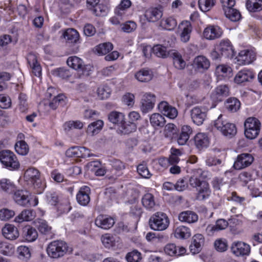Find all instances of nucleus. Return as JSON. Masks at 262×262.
Listing matches in <instances>:
<instances>
[{
  "instance_id": "obj_1",
  "label": "nucleus",
  "mask_w": 262,
  "mask_h": 262,
  "mask_svg": "<svg viewBox=\"0 0 262 262\" xmlns=\"http://www.w3.org/2000/svg\"><path fill=\"white\" fill-rule=\"evenodd\" d=\"M169 219L167 214L162 212H157L152 214L149 220L150 228L155 231H163L169 226Z\"/></svg>"
},
{
  "instance_id": "obj_2",
  "label": "nucleus",
  "mask_w": 262,
  "mask_h": 262,
  "mask_svg": "<svg viewBox=\"0 0 262 262\" xmlns=\"http://www.w3.org/2000/svg\"><path fill=\"white\" fill-rule=\"evenodd\" d=\"M68 250L67 244L62 241H54L48 246L47 251L49 256L53 258L63 256Z\"/></svg>"
},
{
  "instance_id": "obj_3",
  "label": "nucleus",
  "mask_w": 262,
  "mask_h": 262,
  "mask_svg": "<svg viewBox=\"0 0 262 262\" xmlns=\"http://www.w3.org/2000/svg\"><path fill=\"white\" fill-rule=\"evenodd\" d=\"M213 126L223 135L229 138L232 137L236 134L237 130L235 124L223 120L222 115H220L214 121Z\"/></svg>"
},
{
  "instance_id": "obj_4",
  "label": "nucleus",
  "mask_w": 262,
  "mask_h": 262,
  "mask_svg": "<svg viewBox=\"0 0 262 262\" xmlns=\"http://www.w3.org/2000/svg\"><path fill=\"white\" fill-rule=\"evenodd\" d=\"M1 163L9 170H16L19 167V162L16 155L9 150H3L0 151Z\"/></svg>"
},
{
  "instance_id": "obj_5",
  "label": "nucleus",
  "mask_w": 262,
  "mask_h": 262,
  "mask_svg": "<svg viewBox=\"0 0 262 262\" xmlns=\"http://www.w3.org/2000/svg\"><path fill=\"white\" fill-rule=\"evenodd\" d=\"M260 122L255 117L247 118L244 123L245 135L249 139H255L258 135L260 129Z\"/></svg>"
},
{
  "instance_id": "obj_6",
  "label": "nucleus",
  "mask_w": 262,
  "mask_h": 262,
  "mask_svg": "<svg viewBox=\"0 0 262 262\" xmlns=\"http://www.w3.org/2000/svg\"><path fill=\"white\" fill-rule=\"evenodd\" d=\"M25 180L32 184L35 188H39L40 191L43 189V185L40 179L39 171L33 167L28 168L25 172Z\"/></svg>"
},
{
  "instance_id": "obj_7",
  "label": "nucleus",
  "mask_w": 262,
  "mask_h": 262,
  "mask_svg": "<svg viewBox=\"0 0 262 262\" xmlns=\"http://www.w3.org/2000/svg\"><path fill=\"white\" fill-rule=\"evenodd\" d=\"M253 161L254 157L251 154L243 153L237 156L233 166L236 170H241L251 165Z\"/></svg>"
},
{
  "instance_id": "obj_8",
  "label": "nucleus",
  "mask_w": 262,
  "mask_h": 262,
  "mask_svg": "<svg viewBox=\"0 0 262 262\" xmlns=\"http://www.w3.org/2000/svg\"><path fill=\"white\" fill-rule=\"evenodd\" d=\"M193 122L197 125H202L207 116V111L203 107L195 106L190 111Z\"/></svg>"
},
{
  "instance_id": "obj_9",
  "label": "nucleus",
  "mask_w": 262,
  "mask_h": 262,
  "mask_svg": "<svg viewBox=\"0 0 262 262\" xmlns=\"http://www.w3.org/2000/svg\"><path fill=\"white\" fill-rule=\"evenodd\" d=\"M231 250L237 256L248 255L250 252V247L244 242H234L231 246Z\"/></svg>"
},
{
  "instance_id": "obj_10",
  "label": "nucleus",
  "mask_w": 262,
  "mask_h": 262,
  "mask_svg": "<svg viewBox=\"0 0 262 262\" xmlns=\"http://www.w3.org/2000/svg\"><path fill=\"white\" fill-rule=\"evenodd\" d=\"M236 58L239 65L249 64L255 59V54L252 51L244 50L238 53Z\"/></svg>"
},
{
  "instance_id": "obj_11",
  "label": "nucleus",
  "mask_w": 262,
  "mask_h": 262,
  "mask_svg": "<svg viewBox=\"0 0 262 262\" xmlns=\"http://www.w3.org/2000/svg\"><path fill=\"white\" fill-rule=\"evenodd\" d=\"M192 66L195 70L203 72L209 68L210 62L209 60L205 56L199 55L194 58Z\"/></svg>"
},
{
  "instance_id": "obj_12",
  "label": "nucleus",
  "mask_w": 262,
  "mask_h": 262,
  "mask_svg": "<svg viewBox=\"0 0 262 262\" xmlns=\"http://www.w3.org/2000/svg\"><path fill=\"white\" fill-rule=\"evenodd\" d=\"M159 111L170 119H174L178 116V111L166 101H162L158 104Z\"/></svg>"
},
{
  "instance_id": "obj_13",
  "label": "nucleus",
  "mask_w": 262,
  "mask_h": 262,
  "mask_svg": "<svg viewBox=\"0 0 262 262\" xmlns=\"http://www.w3.org/2000/svg\"><path fill=\"white\" fill-rule=\"evenodd\" d=\"M223 34L222 29L217 26H209L203 32L204 37L208 40H214L221 37Z\"/></svg>"
},
{
  "instance_id": "obj_14",
  "label": "nucleus",
  "mask_w": 262,
  "mask_h": 262,
  "mask_svg": "<svg viewBox=\"0 0 262 262\" xmlns=\"http://www.w3.org/2000/svg\"><path fill=\"white\" fill-rule=\"evenodd\" d=\"M14 200L15 202L23 206L31 205L29 192L26 190H17L14 194Z\"/></svg>"
},
{
  "instance_id": "obj_15",
  "label": "nucleus",
  "mask_w": 262,
  "mask_h": 262,
  "mask_svg": "<svg viewBox=\"0 0 262 262\" xmlns=\"http://www.w3.org/2000/svg\"><path fill=\"white\" fill-rule=\"evenodd\" d=\"M230 94L229 88L227 85H221L216 88L211 97L215 101H222L224 97Z\"/></svg>"
},
{
  "instance_id": "obj_16",
  "label": "nucleus",
  "mask_w": 262,
  "mask_h": 262,
  "mask_svg": "<svg viewBox=\"0 0 262 262\" xmlns=\"http://www.w3.org/2000/svg\"><path fill=\"white\" fill-rule=\"evenodd\" d=\"M2 234L5 238L9 240L17 239L19 233L17 228L13 225L7 224L2 228Z\"/></svg>"
},
{
  "instance_id": "obj_17",
  "label": "nucleus",
  "mask_w": 262,
  "mask_h": 262,
  "mask_svg": "<svg viewBox=\"0 0 262 262\" xmlns=\"http://www.w3.org/2000/svg\"><path fill=\"white\" fill-rule=\"evenodd\" d=\"M95 223L97 227L106 230L113 227L115 221L111 217L105 215H99L96 219Z\"/></svg>"
},
{
  "instance_id": "obj_18",
  "label": "nucleus",
  "mask_w": 262,
  "mask_h": 262,
  "mask_svg": "<svg viewBox=\"0 0 262 262\" xmlns=\"http://www.w3.org/2000/svg\"><path fill=\"white\" fill-rule=\"evenodd\" d=\"M179 28L181 31L180 35L181 40L184 42L188 41L192 30V27L190 22L187 20L183 21L179 25Z\"/></svg>"
},
{
  "instance_id": "obj_19",
  "label": "nucleus",
  "mask_w": 262,
  "mask_h": 262,
  "mask_svg": "<svg viewBox=\"0 0 262 262\" xmlns=\"http://www.w3.org/2000/svg\"><path fill=\"white\" fill-rule=\"evenodd\" d=\"M90 188L88 186L81 187L76 195L78 203L82 206L87 205L90 201Z\"/></svg>"
},
{
  "instance_id": "obj_20",
  "label": "nucleus",
  "mask_w": 262,
  "mask_h": 262,
  "mask_svg": "<svg viewBox=\"0 0 262 262\" xmlns=\"http://www.w3.org/2000/svg\"><path fill=\"white\" fill-rule=\"evenodd\" d=\"M254 77L253 72L248 69H244L239 71L234 77V81L236 83L241 84L245 82L250 81Z\"/></svg>"
},
{
  "instance_id": "obj_21",
  "label": "nucleus",
  "mask_w": 262,
  "mask_h": 262,
  "mask_svg": "<svg viewBox=\"0 0 262 262\" xmlns=\"http://www.w3.org/2000/svg\"><path fill=\"white\" fill-rule=\"evenodd\" d=\"M219 51L222 56L227 58H232L234 55L233 47L228 40H222L220 42Z\"/></svg>"
},
{
  "instance_id": "obj_22",
  "label": "nucleus",
  "mask_w": 262,
  "mask_h": 262,
  "mask_svg": "<svg viewBox=\"0 0 262 262\" xmlns=\"http://www.w3.org/2000/svg\"><path fill=\"white\" fill-rule=\"evenodd\" d=\"M204 242V239L203 235L197 234L194 235L192 238V243L189 247L191 252L193 254L200 252Z\"/></svg>"
},
{
  "instance_id": "obj_23",
  "label": "nucleus",
  "mask_w": 262,
  "mask_h": 262,
  "mask_svg": "<svg viewBox=\"0 0 262 262\" xmlns=\"http://www.w3.org/2000/svg\"><path fill=\"white\" fill-rule=\"evenodd\" d=\"M163 15V12L161 8H150L146 10L145 17L151 22H155L160 19Z\"/></svg>"
},
{
  "instance_id": "obj_24",
  "label": "nucleus",
  "mask_w": 262,
  "mask_h": 262,
  "mask_svg": "<svg viewBox=\"0 0 262 262\" xmlns=\"http://www.w3.org/2000/svg\"><path fill=\"white\" fill-rule=\"evenodd\" d=\"M192 130L190 126L183 125L181 128L180 135L177 137V142L180 145H185L188 140Z\"/></svg>"
},
{
  "instance_id": "obj_25",
  "label": "nucleus",
  "mask_w": 262,
  "mask_h": 262,
  "mask_svg": "<svg viewBox=\"0 0 262 262\" xmlns=\"http://www.w3.org/2000/svg\"><path fill=\"white\" fill-rule=\"evenodd\" d=\"M196 199L199 201H204L209 198L211 194V190L209 184L206 181H203L202 185L197 188Z\"/></svg>"
},
{
  "instance_id": "obj_26",
  "label": "nucleus",
  "mask_w": 262,
  "mask_h": 262,
  "mask_svg": "<svg viewBox=\"0 0 262 262\" xmlns=\"http://www.w3.org/2000/svg\"><path fill=\"white\" fill-rule=\"evenodd\" d=\"M164 251L170 256H181L186 252V249L182 247H177L173 244H169L165 246Z\"/></svg>"
},
{
  "instance_id": "obj_27",
  "label": "nucleus",
  "mask_w": 262,
  "mask_h": 262,
  "mask_svg": "<svg viewBox=\"0 0 262 262\" xmlns=\"http://www.w3.org/2000/svg\"><path fill=\"white\" fill-rule=\"evenodd\" d=\"M27 60L33 74L36 76L39 77L41 74V68L37 61L36 56L34 54H30L28 56Z\"/></svg>"
},
{
  "instance_id": "obj_28",
  "label": "nucleus",
  "mask_w": 262,
  "mask_h": 262,
  "mask_svg": "<svg viewBox=\"0 0 262 262\" xmlns=\"http://www.w3.org/2000/svg\"><path fill=\"white\" fill-rule=\"evenodd\" d=\"M23 236L26 241L31 242L36 239L38 233L35 228L30 226H26L23 228Z\"/></svg>"
},
{
  "instance_id": "obj_29",
  "label": "nucleus",
  "mask_w": 262,
  "mask_h": 262,
  "mask_svg": "<svg viewBox=\"0 0 262 262\" xmlns=\"http://www.w3.org/2000/svg\"><path fill=\"white\" fill-rule=\"evenodd\" d=\"M170 56L172 58L173 63L176 68L183 70L185 68L186 62L180 53L176 51H172Z\"/></svg>"
},
{
  "instance_id": "obj_30",
  "label": "nucleus",
  "mask_w": 262,
  "mask_h": 262,
  "mask_svg": "<svg viewBox=\"0 0 262 262\" xmlns=\"http://www.w3.org/2000/svg\"><path fill=\"white\" fill-rule=\"evenodd\" d=\"M194 140L196 147L199 149L206 148L209 145V139L204 133L197 134L194 137Z\"/></svg>"
},
{
  "instance_id": "obj_31",
  "label": "nucleus",
  "mask_w": 262,
  "mask_h": 262,
  "mask_svg": "<svg viewBox=\"0 0 262 262\" xmlns=\"http://www.w3.org/2000/svg\"><path fill=\"white\" fill-rule=\"evenodd\" d=\"M179 220L181 222H186L188 223H193L198 221V215L194 212L191 211H186L180 213L179 215Z\"/></svg>"
},
{
  "instance_id": "obj_32",
  "label": "nucleus",
  "mask_w": 262,
  "mask_h": 262,
  "mask_svg": "<svg viewBox=\"0 0 262 262\" xmlns=\"http://www.w3.org/2000/svg\"><path fill=\"white\" fill-rule=\"evenodd\" d=\"M136 78L142 82H148L152 78V72L146 69H142L135 74Z\"/></svg>"
},
{
  "instance_id": "obj_33",
  "label": "nucleus",
  "mask_w": 262,
  "mask_h": 262,
  "mask_svg": "<svg viewBox=\"0 0 262 262\" xmlns=\"http://www.w3.org/2000/svg\"><path fill=\"white\" fill-rule=\"evenodd\" d=\"M108 119L111 122L117 125L119 127L124 122L125 116L122 113L113 111L108 114Z\"/></svg>"
},
{
  "instance_id": "obj_34",
  "label": "nucleus",
  "mask_w": 262,
  "mask_h": 262,
  "mask_svg": "<svg viewBox=\"0 0 262 262\" xmlns=\"http://www.w3.org/2000/svg\"><path fill=\"white\" fill-rule=\"evenodd\" d=\"M35 217V212L31 209L24 210L18 216L15 218V222L21 223L24 221L32 220Z\"/></svg>"
},
{
  "instance_id": "obj_35",
  "label": "nucleus",
  "mask_w": 262,
  "mask_h": 262,
  "mask_svg": "<svg viewBox=\"0 0 262 262\" xmlns=\"http://www.w3.org/2000/svg\"><path fill=\"white\" fill-rule=\"evenodd\" d=\"M131 5L132 2L130 0H122L115 10V14L120 17H122L125 15L126 10Z\"/></svg>"
},
{
  "instance_id": "obj_36",
  "label": "nucleus",
  "mask_w": 262,
  "mask_h": 262,
  "mask_svg": "<svg viewBox=\"0 0 262 262\" xmlns=\"http://www.w3.org/2000/svg\"><path fill=\"white\" fill-rule=\"evenodd\" d=\"M63 37L71 43H76L79 40L78 32L74 29L69 28L66 30L62 34Z\"/></svg>"
},
{
  "instance_id": "obj_37",
  "label": "nucleus",
  "mask_w": 262,
  "mask_h": 262,
  "mask_svg": "<svg viewBox=\"0 0 262 262\" xmlns=\"http://www.w3.org/2000/svg\"><path fill=\"white\" fill-rule=\"evenodd\" d=\"M103 126V121L98 120L89 125L86 132L89 135L94 136L97 134L102 129Z\"/></svg>"
},
{
  "instance_id": "obj_38",
  "label": "nucleus",
  "mask_w": 262,
  "mask_h": 262,
  "mask_svg": "<svg viewBox=\"0 0 262 262\" xmlns=\"http://www.w3.org/2000/svg\"><path fill=\"white\" fill-rule=\"evenodd\" d=\"M149 120L151 125L154 127H162L165 123L164 117L159 113L152 114L149 118Z\"/></svg>"
},
{
  "instance_id": "obj_39",
  "label": "nucleus",
  "mask_w": 262,
  "mask_h": 262,
  "mask_svg": "<svg viewBox=\"0 0 262 262\" xmlns=\"http://www.w3.org/2000/svg\"><path fill=\"white\" fill-rule=\"evenodd\" d=\"M137 125L135 122L128 121L126 122L125 120L122 124L119 127V131L123 134H128L136 130Z\"/></svg>"
},
{
  "instance_id": "obj_40",
  "label": "nucleus",
  "mask_w": 262,
  "mask_h": 262,
  "mask_svg": "<svg viewBox=\"0 0 262 262\" xmlns=\"http://www.w3.org/2000/svg\"><path fill=\"white\" fill-rule=\"evenodd\" d=\"M225 106L229 112H235L239 109L241 102L236 98H230L227 100Z\"/></svg>"
},
{
  "instance_id": "obj_41",
  "label": "nucleus",
  "mask_w": 262,
  "mask_h": 262,
  "mask_svg": "<svg viewBox=\"0 0 262 262\" xmlns=\"http://www.w3.org/2000/svg\"><path fill=\"white\" fill-rule=\"evenodd\" d=\"M0 187L3 191L8 193L14 192L16 189L14 183L7 179H2L0 180Z\"/></svg>"
},
{
  "instance_id": "obj_42",
  "label": "nucleus",
  "mask_w": 262,
  "mask_h": 262,
  "mask_svg": "<svg viewBox=\"0 0 262 262\" xmlns=\"http://www.w3.org/2000/svg\"><path fill=\"white\" fill-rule=\"evenodd\" d=\"M174 236L178 238H187L191 236L190 230L186 226H180L175 229Z\"/></svg>"
},
{
  "instance_id": "obj_43",
  "label": "nucleus",
  "mask_w": 262,
  "mask_h": 262,
  "mask_svg": "<svg viewBox=\"0 0 262 262\" xmlns=\"http://www.w3.org/2000/svg\"><path fill=\"white\" fill-rule=\"evenodd\" d=\"M246 7L250 12H259L262 10V0H248Z\"/></svg>"
},
{
  "instance_id": "obj_44",
  "label": "nucleus",
  "mask_w": 262,
  "mask_h": 262,
  "mask_svg": "<svg viewBox=\"0 0 262 262\" xmlns=\"http://www.w3.org/2000/svg\"><path fill=\"white\" fill-rule=\"evenodd\" d=\"M152 53L157 57L164 58L170 55L171 52H168L165 46L157 44L152 47Z\"/></svg>"
},
{
  "instance_id": "obj_45",
  "label": "nucleus",
  "mask_w": 262,
  "mask_h": 262,
  "mask_svg": "<svg viewBox=\"0 0 262 262\" xmlns=\"http://www.w3.org/2000/svg\"><path fill=\"white\" fill-rule=\"evenodd\" d=\"M143 206L147 209L150 210L155 206L154 196L150 193L145 194L142 199Z\"/></svg>"
},
{
  "instance_id": "obj_46",
  "label": "nucleus",
  "mask_w": 262,
  "mask_h": 262,
  "mask_svg": "<svg viewBox=\"0 0 262 262\" xmlns=\"http://www.w3.org/2000/svg\"><path fill=\"white\" fill-rule=\"evenodd\" d=\"M100 166V163L98 161H92L87 164L89 168H91L92 170L95 171L96 176H102L106 173V169L104 167H99Z\"/></svg>"
},
{
  "instance_id": "obj_47",
  "label": "nucleus",
  "mask_w": 262,
  "mask_h": 262,
  "mask_svg": "<svg viewBox=\"0 0 262 262\" xmlns=\"http://www.w3.org/2000/svg\"><path fill=\"white\" fill-rule=\"evenodd\" d=\"M67 63L70 67L78 71L82 68L83 62L77 56H71L68 58Z\"/></svg>"
},
{
  "instance_id": "obj_48",
  "label": "nucleus",
  "mask_w": 262,
  "mask_h": 262,
  "mask_svg": "<svg viewBox=\"0 0 262 262\" xmlns=\"http://www.w3.org/2000/svg\"><path fill=\"white\" fill-rule=\"evenodd\" d=\"M178 132L177 126L173 123H168L164 127V135L165 137L173 139Z\"/></svg>"
},
{
  "instance_id": "obj_49",
  "label": "nucleus",
  "mask_w": 262,
  "mask_h": 262,
  "mask_svg": "<svg viewBox=\"0 0 262 262\" xmlns=\"http://www.w3.org/2000/svg\"><path fill=\"white\" fill-rule=\"evenodd\" d=\"M15 150L19 155L24 156L28 153L29 148L25 141L21 140L16 143L15 145Z\"/></svg>"
},
{
  "instance_id": "obj_50",
  "label": "nucleus",
  "mask_w": 262,
  "mask_h": 262,
  "mask_svg": "<svg viewBox=\"0 0 262 262\" xmlns=\"http://www.w3.org/2000/svg\"><path fill=\"white\" fill-rule=\"evenodd\" d=\"M113 49V44L110 42L99 44L96 47V52L99 55H105Z\"/></svg>"
},
{
  "instance_id": "obj_51",
  "label": "nucleus",
  "mask_w": 262,
  "mask_h": 262,
  "mask_svg": "<svg viewBox=\"0 0 262 262\" xmlns=\"http://www.w3.org/2000/svg\"><path fill=\"white\" fill-rule=\"evenodd\" d=\"M110 88L106 85L99 86L97 90L98 97L100 99H105L108 98L111 94Z\"/></svg>"
},
{
  "instance_id": "obj_52",
  "label": "nucleus",
  "mask_w": 262,
  "mask_h": 262,
  "mask_svg": "<svg viewBox=\"0 0 262 262\" xmlns=\"http://www.w3.org/2000/svg\"><path fill=\"white\" fill-rule=\"evenodd\" d=\"M51 73L53 75L62 79H67L71 76V72L69 70L64 68L54 69L51 71Z\"/></svg>"
},
{
  "instance_id": "obj_53",
  "label": "nucleus",
  "mask_w": 262,
  "mask_h": 262,
  "mask_svg": "<svg viewBox=\"0 0 262 262\" xmlns=\"http://www.w3.org/2000/svg\"><path fill=\"white\" fill-rule=\"evenodd\" d=\"M162 26L165 29L167 30H172L177 25V22L175 18L170 17L165 19H163L161 22Z\"/></svg>"
},
{
  "instance_id": "obj_54",
  "label": "nucleus",
  "mask_w": 262,
  "mask_h": 262,
  "mask_svg": "<svg viewBox=\"0 0 262 262\" xmlns=\"http://www.w3.org/2000/svg\"><path fill=\"white\" fill-rule=\"evenodd\" d=\"M125 258L127 262H140L142 259L141 254L137 250L128 252Z\"/></svg>"
},
{
  "instance_id": "obj_55",
  "label": "nucleus",
  "mask_w": 262,
  "mask_h": 262,
  "mask_svg": "<svg viewBox=\"0 0 262 262\" xmlns=\"http://www.w3.org/2000/svg\"><path fill=\"white\" fill-rule=\"evenodd\" d=\"M39 231L43 234H49L51 233L52 227L45 220H40L37 225Z\"/></svg>"
},
{
  "instance_id": "obj_56",
  "label": "nucleus",
  "mask_w": 262,
  "mask_h": 262,
  "mask_svg": "<svg viewBox=\"0 0 262 262\" xmlns=\"http://www.w3.org/2000/svg\"><path fill=\"white\" fill-rule=\"evenodd\" d=\"M224 13L226 17L232 21H237L239 20L241 17L240 12L238 10L234 8L226 11Z\"/></svg>"
},
{
  "instance_id": "obj_57",
  "label": "nucleus",
  "mask_w": 262,
  "mask_h": 262,
  "mask_svg": "<svg viewBox=\"0 0 262 262\" xmlns=\"http://www.w3.org/2000/svg\"><path fill=\"white\" fill-rule=\"evenodd\" d=\"M101 239L103 245L107 248H110L115 245L114 237L109 234L103 235Z\"/></svg>"
},
{
  "instance_id": "obj_58",
  "label": "nucleus",
  "mask_w": 262,
  "mask_h": 262,
  "mask_svg": "<svg viewBox=\"0 0 262 262\" xmlns=\"http://www.w3.org/2000/svg\"><path fill=\"white\" fill-rule=\"evenodd\" d=\"M215 5L214 0H199L200 9L204 12L209 11Z\"/></svg>"
},
{
  "instance_id": "obj_59",
  "label": "nucleus",
  "mask_w": 262,
  "mask_h": 262,
  "mask_svg": "<svg viewBox=\"0 0 262 262\" xmlns=\"http://www.w3.org/2000/svg\"><path fill=\"white\" fill-rule=\"evenodd\" d=\"M137 170L138 173L144 178L149 179L151 176V174L150 173L146 164L144 163L138 165L137 168Z\"/></svg>"
},
{
  "instance_id": "obj_60",
  "label": "nucleus",
  "mask_w": 262,
  "mask_h": 262,
  "mask_svg": "<svg viewBox=\"0 0 262 262\" xmlns=\"http://www.w3.org/2000/svg\"><path fill=\"white\" fill-rule=\"evenodd\" d=\"M181 155L180 150L175 148H171V155L168 158V162L171 165H176L180 161L179 156Z\"/></svg>"
},
{
  "instance_id": "obj_61",
  "label": "nucleus",
  "mask_w": 262,
  "mask_h": 262,
  "mask_svg": "<svg viewBox=\"0 0 262 262\" xmlns=\"http://www.w3.org/2000/svg\"><path fill=\"white\" fill-rule=\"evenodd\" d=\"M17 252L20 258L28 259L31 257V252L28 247L25 246L18 247Z\"/></svg>"
},
{
  "instance_id": "obj_62",
  "label": "nucleus",
  "mask_w": 262,
  "mask_h": 262,
  "mask_svg": "<svg viewBox=\"0 0 262 262\" xmlns=\"http://www.w3.org/2000/svg\"><path fill=\"white\" fill-rule=\"evenodd\" d=\"M92 11L96 16H103L106 15L107 8L102 4H98Z\"/></svg>"
},
{
  "instance_id": "obj_63",
  "label": "nucleus",
  "mask_w": 262,
  "mask_h": 262,
  "mask_svg": "<svg viewBox=\"0 0 262 262\" xmlns=\"http://www.w3.org/2000/svg\"><path fill=\"white\" fill-rule=\"evenodd\" d=\"M15 215V212L12 210L3 208L0 210V219L2 221H8Z\"/></svg>"
},
{
  "instance_id": "obj_64",
  "label": "nucleus",
  "mask_w": 262,
  "mask_h": 262,
  "mask_svg": "<svg viewBox=\"0 0 262 262\" xmlns=\"http://www.w3.org/2000/svg\"><path fill=\"white\" fill-rule=\"evenodd\" d=\"M11 100L10 98L5 94L0 95V107L4 109H7L11 107Z\"/></svg>"
}]
</instances>
